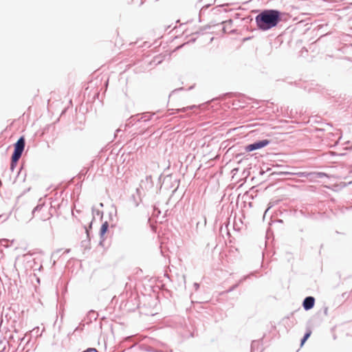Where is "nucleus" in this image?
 <instances>
[{
    "label": "nucleus",
    "instance_id": "obj_3",
    "mask_svg": "<svg viewBox=\"0 0 352 352\" xmlns=\"http://www.w3.org/2000/svg\"><path fill=\"white\" fill-rule=\"evenodd\" d=\"M270 143V141L268 140H263L258 142H256L253 144H249L245 146V151L248 152H251L254 150L261 149L266 146H267Z\"/></svg>",
    "mask_w": 352,
    "mask_h": 352
},
{
    "label": "nucleus",
    "instance_id": "obj_7",
    "mask_svg": "<svg viewBox=\"0 0 352 352\" xmlns=\"http://www.w3.org/2000/svg\"><path fill=\"white\" fill-rule=\"evenodd\" d=\"M311 334V330H309L306 333L305 335L304 336L303 338L301 340V343H300V346H303V344H305V342H306V340L310 337Z\"/></svg>",
    "mask_w": 352,
    "mask_h": 352
},
{
    "label": "nucleus",
    "instance_id": "obj_1",
    "mask_svg": "<svg viewBox=\"0 0 352 352\" xmlns=\"http://www.w3.org/2000/svg\"><path fill=\"white\" fill-rule=\"evenodd\" d=\"M280 21V12L275 10H264L256 16V24L263 30L276 26Z\"/></svg>",
    "mask_w": 352,
    "mask_h": 352
},
{
    "label": "nucleus",
    "instance_id": "obj_10",
    "mask_svg": "<svg viewBox=\"0 0 352 352\" xmlns=\"http://www.w3.org/2000/svg\"><path fill=\"white\" fill-rule=\"evenodd\" d=\"M316 174L318 175V177H322L324 176H326V174L323 173H317Z\"/></svg>",
    "mask_w": 352,
    "mask_h": 352
},
{
    "label": "nucleus",
    "instance_id": "obj_2",
    "mask_svg": "<svg viewBox=\"0 0 352 352\" xmlns=\"http://www.w3.org/2000/svg\"><path fill=\"white\" fill-rule=\"evenodd\" d=\"M25 148V138L21 137L14 144V151L12 156L10 168L13 170L20 159Z\"/></svg>",
    "mask_w": 352,
    "mask_h": 352
},
{
    "label": "nucleus",
    "instance_id": "obj_8",
    "mask_svg": "<svg viewBox=\"0 0 352 352\" xmlns=\"http://www.w3.org/2000/svg\"><path fill=\"white\" fill-rule=\"evenodd\" d=\"M311 173H306V172H300L296 173V175L299 177H308L311 175Z\"/></svg>",
    "mask_w": 352,
    "mask_h": 352
},
{
    "label": "nucleus",
    "instance_id": "obj_11",
    "mask_svg": "<svg viewBox=\"0 0 352 352\" xmlns=\"http://www.w3.org/2000/svg\"><path fill=\"white\" fill-rule=\"evenodd\" d=\"M89 352H98L95 349L89 348Z\"/></svg>",
    "mask_w": 352,
    "mask_h": 352
},
{
    "label": "nucleus",
    "instance_id": "obj_5",
    "mask_svg": "<svg viewBox=\"0 0 352 352\" xmlns=\"http://www.w3.org/2000/svg\"><path fill=\"white\" fill-rule=\"evenodd\" d=\"M314 302H315V299L314 297H311V296L307 297L304 300V302H303V307H304L305 309L309 310V309H311L314 305Z\"/></svg>",
    "mask_w": 352,
    "mask_h": 352
},
{
    "label": "nucleus",
    "instance_id": "obj_4",
    "mask_svg": "<svg viewBox=\"0 0 352 352\" xmlns=\"http://www.w3.org/2000/svg\"><path fill=\"white\" fill-rule=\"evenodd\" d=\"M153 186V182L151 176H147L145 178V180H142L140 184V187L142 188H145L146 190L151 188Z\"/></svg>",
    "mask_w": 352,
    "mask_h": 352
},
{
    "label": "nucleus",
    "instance_id": "obj_9",
    "mask_svg": "<svg viewBox=\"0 0 352 352\" xmlns=\"http://www.w3.org/2000/svg\"><path fill=\"white\" fill-rule=\"evenodd\" d=\"M259 345H260V344H259L258 342H257V341L253 342L252 344V350H254L256 346L258 347Z\"/></svg>",
    "mask_w": 352,
    "mask_h": 352
},
{
    "label": "nucleus",
    "instance_id": "obj_6",
    "mask_svg": "<svg viewBox=\"0 0 352 352\" xmlns=\"http://www.w3.org/2000/svg\"><path fill=\"white\" fill-rule=\"evenodd\" d=\"M108 228H109V224L107 221H105L101 226L100 228V235L101 236H103L107 231L108 230Z\"/></svg>",
    "mask_w": 352,
    "mask_h": 352
}]
</instances>
